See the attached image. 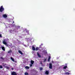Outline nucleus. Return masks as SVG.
<instances>
[{"mask_svg": "<svg viewBox=\"0 0 75 75\" xmlns=\"http://www.w3.org/2000/svg\"><path fill=\"white\" fill-rule=\"evenodd\" d=\"M16 27V29H14L13 31H14V32H17V33H18V31H18V28H20V26H16L15 27Z\"/></svg>", "mask_w": 75, "mask_h": 75, "instance_id": "nucleus-1", "label": "nucleus"}, {"mask_svg": "<svg viewBox=\"0 0 75 75\" xmlns=\"http://www.w3.org/2000/svg\"><path fill=\"white\" fill-rule=\"evenodd\" d=\"M4 10V8H3V6H1L0 8V12L2 13Z\"/></svg>", "mask_w": 75, "mask_h": 75, "instance_id": "nucleus-2", "label": "nucleus"}, {"mask_svg": "<svg viewBox=\"0 0 75 75\" xmlns=\"http://www.w3.org/2000/svg\"><path fill=\"white\" fill-rule=\"evenodd\" d=\"M3 43L4 45H6V47H8V45L7 44V42H5V40H4L3 41Z\"/></svg>", "mask_w": 75, "mask_h": 75, "instance_id": "nucleus-3", "label": "nucleus"}, {"mask_svg": "<svg viewBox=\"0 0 75 75\" xmlns=\"http://www.w3.org/2000/svg\"><path fill=\"white\" fill-rule=\"evenodd\" d=\"M34 62L33 61V60L31 61V64H30V67H33V64H34Z\"/></svg>", "mask_w": 75, "mask_h": 75, "instance_id": "nucleus-4", "label": "nucleus"}, {"mask_svg": "<svg viewBox=\"0 0 75 75\" xmlns=\"http://www.w3.org/2000/svg\"><path fill=\"white\" fill-rule=\"evenodd\" d=\"M49 68L50 69H52V63H50L49 64Z\"/></svg>", "mask_w": 75, "mask_h": 75, "instance_id": "nucleus-5", "label": "nucleus"}, {"mask_svg": "<svg viewBox=\"0 0 75 75\" xmlns=\"http://www.w3.org/2000/svg\"><path fill=\"white\" fill-rule=\"evenodd\" d=\"M32 47L33 50V51H35V47H34V46H33Z\"/></svg>", "mask_w": 75, "mask_h": 75, "instance_id": "nucleus-6", "label": "nucleus"}, {"mask_svg": "<svg viewBox=\"0 0 75 75\" xmlns=\"http://www.w3.org/2000/svg\"><path fill=\"white\" fill-rule=\"evenodd\" d=\"M18 52H19V53H20V54L21 55H23V53H22V52H21V50H19L18 51Z\"/></svg>", "mask_w": 75, "mask_h": 75, "instance_id": "nucleus-7", "label": "nucleus"}, {"mask_svg": "<svg viewBox=\"0 0 75 75\" xmlns=\"http://www.w3.org/2000/svg\"><path fill=\"white\" fill-rule=\"evenodd\" d=\"M45 74L46 75H48L49 74V71H46L45 72Z\"/></svg>", "mask_w": 75, "mask_h": 75, "instance_id": "nucleus-8", "label": "nucleus"}, {"mask_svg": "<svg viewBox=\"0 0 75 75\" xmlns=\"http://www.w3.org/2000/svg\"><path fill=\"white\" fill-rule=\"evenodd\" d=\"M3 17L4 18H6L7 17V16L6 14L3 15Z\"/></svg>", "mask_w": 75, "mask_h": 75, "instance_id": "nucleus-9", "label": "nucleus"}, {"mask_svg": "<svg viewBox=\"0 0 75 75\" xmlns=\"http://www.w3.org/2000/svg\"><path fill=\"white\" fill-rule=\"evenodd\" d=\"M1 48L2 50H3V51H5V47H1Z\"/></svg>", "mask_w": 75, "mask_h": 75, "instance_id": "nucleus-10", "label": "nucleus"}, {"mask_svg": "<svg viewBox=\"0 0 75 75\" xmlns=\"http://www.w3.org/2000/svg\"><path fill=\"white\" fill-rule=\"evenodd\" d=\"M11 52H12V51L11 50L8 52V54H10V53H11Z\"/></svg>", "mask_w": 75, "mask_h": 75, "instance_id": "nucleus-11", "label": "nucleus"}, {"mask_svg": "<svg viewBox=\"0 0 75 75\" xmlns=\"http://www.w3.org/2000/svg\"><path fill=\"white\" fill-rule=\"evenodd\" d=\"M37 54L38 55V57H40H40H41V55H40V54H39L38 53H37Z\"/></svg>", "mask_w": 75, "mask_h": 75, "instance_id": "nucleus-12", "label": "nucleus"}, {"mask_svg": "<svg viewBox=\"0 0 75 75\" xmlns=\"http://www.w3.org/2000/svg\"><path fill=\"white\" fill-rule=\"evenodd\" d=\"M25 68L26 69H29L30 67L28 66H26L25 67Z\"/></svg>", "mask_w": 75, "mask_h": 75, "instance_id": "nucleus-13", "label": "nucleus"}, {"mask_svg": "<svg viewBox=\"0 0 75 75\" xmlns=\"http://www.w3.org/2000/svg\"><path fill=\"white\" fill-rule=\"evenodd\" d=\"M11 59L12 61H13V62H14V59H13V57H11Z\"/></svg>", "mask_w": 75, "mask_h": 75, "instance_id": "nucleus-14", "label": "nucleus"}, {"mask_svg": "<svg viewBox=\"0 0 75 75\" xmlns=\"http://www.w3.org/2000/svg\"><path fill=\"white\" fill-rule=\"evenodd\" d=\"M64 74L66 75H69V72H66V73H65Z\"/></svg>", "mask_w": 75, "mask_h": 75, "instance_id": "nucleus-15", "label": "nucleus"}, {"mask_svg": "<svg viewBox=\"0 0 75 75\" xmlns=\"http://www.w3.org/2000/svg\"><path fill=\"white\" fill-rule=\"evenodd\" d=\"M5 68L6 69H9V67H8L6 66Z\"/></svg>", "mask_w": 75, "mask_h": 75, "instance_id": "nucleus-16", "label": "nucleus"}, {"mask_svg": "<svg viewBox=\"0 0 75 75\" xmlns=\"http://www.w3.org/2000/svg\"><path fill=\"white\" fill-rule=\"evenodd\" d=\"M25 75H28V73L26 72L25 73Z\"/></svg>", "mask_w": 75, "mask_h": 75, "instance_id": "nucleus-17", "label": "nucleus"}, {"mask_svg": "<svg viewBox=\"0 0 75 75\" xmlns=\"http://www.w3.org/2000/svg\"><path fill=\"white\" fill-rule=\"evenodd\" d=\"M50 59H51V57L50 56H49V58L48 59V61H50Z\"/></svg>", "mask_w": 75, "mask_h": 75, "instance_id": "nucleus-18", "label": "nucleus"}, {"mask_svg": "<svg viewBox=\"0 0 75 75\" xmlns=\"http://www.w3.org/2000/svg\"><path fill=\"white\" fill-rule=\"evenodd\" d=\"M67 68V66H64L63 68L64 69H66Z\"/></svg>", "mask_w": 75, "mask_h": 75, "instance_id": "nucleus-19", "label": "nucleus"}, {"mask_svg": "<svg viewBox=\"0 0 75 75\" xmlns=\"http://www.w3.org/2000/svg\"><path fill=\"white\" fill-rule=\"evenodd\" d=\"M43 69V68L42 67H40V71H42V69Z\"/></svg>", "mask_w": 75, "mask_h": 75, "instance_id": "nucleus-20", "label": "nucleus"}, {"mask_svg": "<svg viewBox=\"0 0 75 75\" xmlns=\"http://www.w3.org/2000/svg\"><path fill=\"white\" fill-rule=\"evenodd\" d=\"M6 65H7V64H3L4 67H6Z\"/></svg>", "mask_w": 75, "mask_h": 75, "instance_id": "nucleus-21", "label": "nucleus"}, {"mask_svg": "<svg viewBox=\"0 0 75 75\" xmlns=\"http://www.w3.org/2000/svg\"><path fill=\"white\" fill-rule=\"evenodd\" d=\"M46 61H47V59H44V61H43V62H46Z\"/></svg>", "mask_w": 75, "mask_h": 75, "instance_id": "nucleus-22", "label": "nucleus"}, {"mask_svg": "<svg viewBox=\"0 0 75 75\" xmlns=\"http://www.w3.org/2000/svg\"><path fill=\"white\" fill-rule=\"evenodd\" d=\"M0 59H4V58L3 57H0Z\"/></svg>", "mask_w": 75, "mask_h": 75, "instance_id": "nucleus-23", "label": "nucleus"}, {"mask_svg": "<svg viewBox=\"0 0 75 75\" xmlns=\"http://www.w3.org/2000/svg\"><path fill=\"white\" fill-rule=\"evenodd\" d=\"M36 51H38V47H37L35 49Z\"/></svg>", "mask_w": 75, "mask_h": 75, "instance_id": "nucleus-24", "label": "nucleus"}, {"mask_svg": "<svg viewBox=\"0 0 75 75\" xmlns=\"http://www.w3.org/2000/svg\"><path fill=\"white\" fill-rule=\"evenodd\" d=\"M18 42H19V44H20V43H21V42H20V41L18 40Z\"/></svg>", "mask_w": 75, "mask_h": 75, "instance_id": "nucleus-25", "label": "nucleus"}, {"mask_svg": "<svg viewBox=\"0 0 75 75\" xmlns=\"http://www.w3.org/2000/svg\"><path fill=\"white\" fill-rule=\"evenodd\" d=\"M0 68H3V67L1 65H0Z\"/></svg>", "mask_w": 75, "mask_h": 75, "instance_id": "nucleus-26", "label": "nucleus"}, {"mask_svg": "<svg viewBox=\"0 0 75 75\" xmlns=\"http://www.w3.org/2000/svg\"><path fill=\"white\" fill-rule=\"evenodd\" d=\"M40 64H41V65H42V62L41 61H40Z\"/></svg>", "mask_w": 75, "mask_h": 75, "instance_id": "nucleus-27", "label": "nucleus"}, {"mask_svg": "<svg viewBox=\"0 0 75 75\" xmlns=\"http://www.w3.org/2000/svg\"><path fill=\"white\" fill-rule=\"evenodd\" d=\"M0 37H1V38L2 37V36H1V34H0Z\"/></svg>", "mask_w": 75, "mask_h": 75, "instance_id": "nucleus-28", "label": "nucleus"}, {"mask_svg": "<svg viewBox=\"0 0 75 75\" xmlns=\"http://www.w3.org/2000/svg\"><path fill=\"white\" fill-rule=\"evenodd\" d=\"M40 47H38V50H40Z\"/></svg>", "mask_w": 75, "mask_h": 75, "instance_id": "nucleus-29", "label": "nucleus"}, {"mask_svg": "<svg viewBox=\"0 0 75 75\" xmlns=\"http://www.w3.org/2000/svg\"><path fill=\"white\" fill-rule=\"evenodd\" d=\"M52 63H54V61H52Z\"/></svg>", "mask_w": 75, "mask_h": 75, "instance_id": "nucleus-30", "label": "nucleus"}, {"mask_svg": "<svg viewBox=\"0 0 75 75\" xmlns=\"http://www.w3.org/2000/svg\"><path fill=\"white\" fill-rule=\"evenodd\" d=\"M43 44H41V45H40V46H41L42 45H43Z\"/></svg>", "mask_w": 75, "mask_h": 75, "instance_id": "nucleus-31", "label": "nucleus"}, {"mask_svg": "<svg viewBox=\"0 0 75 75\" xmlns=\"http://www.w3.org/2000/svg\"><path fill=\"white\" fill-rule=\"evenodd\" d=\"M13 23H14V21H13Z\"/></svg>", "mask_w": 75, "mask_h": 75, "instance_id": "nucleus-32", "label": "nucleus"}]
</instances>
